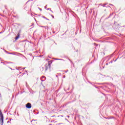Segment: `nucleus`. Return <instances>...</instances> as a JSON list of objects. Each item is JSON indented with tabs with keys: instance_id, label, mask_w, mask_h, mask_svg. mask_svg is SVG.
I'll return each mask as SVG.
<instances>
[{
	"instance_id": "nucleus-10",
	"label": "nucleus",
	"mask_w": 125,
	"mask_h": 125,
	"mask_svg": "<svg viewBox=\"0 0 125 125\" xmlns=\"http://www.w3.org/2000/svg\"><path fill=\"white\" fill-rule=\"evenodd\" d=\"M8 54H12V55H16V54L15 53H8Z\"/></svg>"
},
{
	"instance_id": "nucleus-7",
	"label": "nucleus",
	"mask_w": 125,
	"mask_h": 125,
	"mask_svg": "<svg viewBox=\"0 0 125 125\" xmlns=\"http://www.w3.org/2000/svg\"><path fill=\"white\" fill-rule=\"evenodd\" d=\"M105 5H106V4H99V6H103V7H106V6H105Z\"/></svg>"
},
{
	"instance_id": "nucleus-13",
	"label": "nucleus",
	"mask_w": 125,
	"mask_h": 125,
	"mask_svg": "<svg viewBox=\"0 0 125 125\" xmlns=\"http://www.w3.org/2000/svg\"><path fill=\"white\" fill-rule=\"evenodd\" d=\"M38 9L40 10V11H42V9L41 8L38 7Z\"/></svg>"
},
{
	"instance_id": "nucleus-31",
	"label": "nucleus",
	"mask_w": 125,
	"mask_h": 125,
	"mask_svg": "<svg viewBox=\"0 0 125 125\" xmlns=\"http://www.w3.org/2000/svg\"><path fill=\"white\" fill-rule=\"evenodd\" d=\"M1 49H2V48H1Z\"/></svg>"
},
{
	"instance_id": "nucleus-21",
	"label": "nucleus",
	"mask_w": 125,
	"mask_h": 125,
	"mask_svg": "<svg viewBox=\"0 0 125 125\" xmlns=\"http://www.w3.org/2000/svg\"><path fill=\"white\" fill-rule=\"evenodd\" d=\"M108 63H106V64H105V65H108Z\"/></svg>"
},
{
	"instance_id": "nucleus-29",
	"label": "nucleus",
	"mask_w": 125,
	"mask_h": 125,
	"mask_svg": "<svg viewBox=\"0 0 125 125\" xmlns=\"http://www.w3.org/2000/svg\"><path fill=\"white\" fill-rule=\"evenodd\" d=\"M0 34H1V32H0Z\"/></svg>"
},
{
	"instance_id": "nucleus-22",
	"label": "nucleus",
	"mask_w": 125,
	"mask_h": 125,
	"mask_svg": "<svg viewBox=\"0 0 125 125\" xmlns=\"http://www.w3.org/2000/svg\"><path fill=\"white\" fill-rule=\"evenodd\" d=\"M51 12H52V13H53V11H52V10H51Z\"/></svg>"
},
{
	"instance_id": "nucleus-11",
	"label": "nucleus",
	"mask_w": 125,
	"mask_h": 125,
	"mask_svg": "<svg viewBox=\"0 0 125 125\" xmlns=\"http://www.w3.org/2000/svg\"><path fill=\"white\" fill-rule=\"evenodd\" d=\"M32 0H29L28 1H27L26 3H28V2H29V1H32Z\"/></svg>"
},
{
	"instance_id": "nucleus-6",
	"label": "nucleus",
	"mask_w": 125,
	"mask_h": 125,
	"mask_svg": "<svg viewBox=\"0 0 125 125\" xmlns=\"http://www.w3.org/2000/svg\"><path fill=\"white\" fill-rule=\"evenodd\" d=\"M114 26L115 27V29H117L118 28H119V24H117L116 23H114Z\"/></svg>"
},
{
	"instance_id": "nucleus-20",
	"label": "nucleus",
	"mask_w": 125,
	"mask_h": 125,
	"mask_svg": "<svg viewBox=\"0 0 125 125\" xmlns=\"http://www.w3.org/2000/svg\"><path fill=\"white\" fill-rule=\"evenodd\" d=\"M44 8H45V9H46V7L45 6V7H44Z\"/></svg>"
},
{
	"instance_id": "nucleus-28",
	"label": "nucleus",
	"mask_w": 125,
	"mask_h": 125,
	"mask_svg": "<svg viewBox=\"0 0 125 125\" xmlns=\"http://www.w3.org/2000/svg\"><path fill=\"white\" fill-rule=\"evenodd\" d=\"M112 57V55H110V57Z\"/></svg>"
},
{
	"instance_id": "nucleus-3",
	"label": "nucleus",
	"mask_w": 125,
	"mask_h": 125,
	"mask_svg": "<svg viewBox=\"0 0 125 125\" xmlns=\"http://www.w3.org/2000/svg\"><path fill=\"white\" fill-rule=\"evenodd\" d=\"M26 107L27 109H31L32 108V104L30 103H27L26 104Z\"/></svg>"
},
{
	"instance_id": "nucleus-16",
	"label": "nucleus",
	"mask_w": 125,
	"mask_h": 125,
	"mask_svg": "<svg viewBox=\"0 0 125 125\" xmlns=\"http://www.w3.org/2000/svg\"><path fill=\"white\" fill-rule=\"evenodd\" d=\"M51 16L52 17V18L54 19V17L53 15H51Z\"/></svg>"
},
{
	"instance_id": "nucleus-23",
	"label": "nucleus",
	"mask_w": 125,
	"mask_h": 125,
	"mask_svg": "<svg viewBox=\"0 0 125 125\" xmlns=\"http://www.w3.org/2000/svg\"><path fill=\"white\" fill-rule=\"evenodd\" d=\"M45 18V19H46L47 20H48V19H46V18Z\"/></svg>"
},
{
	"instance_id": "nucleus-12",
	"label": "nucleus",
	"mask_w": 125,
	"mask_h": 125,
	"mask_svg": "<svg viewBox=\"0 0 125 125\" xmlns=\"http://www.w3.org/2000/svg\"><path fill=\"white\" fill-rule=\"evenodd\" d=\"M25 69H26V67H24V68H21V70H22V71H23V70H25Z\"/></svg>"
},
{
	"instance_id": "nucleus-27",
	"label": "nucleus",
	"mask_w": 125,
	"mask_h": 125,
	"mask_svg": "<svg viewBox=\"0 0 125 125\" xmlns=\"http://www.w3.org/2000/svg\"><path fill=\"white\" fill-rule=\"evenodd\" d=\"M69 61H71V60L69 59Z\"/></svg>"
},
{
	"instance_id": "nucleus-19",
	"label": "nucleus",
	"mask_w": 125,
	"mask_h": 125,
	"mask_svg": "<svg viewBox=\"0 0 125 125\" xmlns=\"http://www.w3.org/2000/svg\"><path fill=\"white\" fill-rule=\"evenodd\" d=\"M105 42H109V41H105Z\"/></svg>"
},
{
	"instance_id": "nucleus-30",
	"label": "nucleus",
	"mask_w": 125,
	"mask_h": 125,
	"mask_svg": "<svg viewBox=\"0 0 125 125\" xmlns=\"http://www.w3.org/2000/svg\"><path fill=\"white\" fill-rule=\"evenodd\" d=\"M51 125V124H50V125Z\"/></svg>"
},
{
	"instance_id": "nucleus-24",
	"label": "nucleus",
	"mask_w": 125,
	"mask_h": 125,
	"mask_svg": "<svg viewBox=\"0 0 125 125\" xmlns=\"http://www.w3.org/2000/svg\"><path fill=\"white\" fill-rule=\"evenodd\" d=\"M110 62H111V63H112V62H113V61H111Z\"/></svg>"
},
{
	"instance_id": "nucleus-9",
	"label": "nucleus",
	"mask_w": 125,
	"mask_h": 125,
	"mask_svg": "<svg viewBox=\"0 0 125 125\" xmlns=\"http://www.w3.org/2000/svg\"><path fill=\"white\" fill-rule=\"evenodd\" d=\"M54 60H61L62 61H64V60L61 59H54Z\"/></svg>"
},
{
	"instance_id": "nucleus-17",
	"label": "nucleus",
	"mask_w": 125,
	"mask_h": 125,
	"mask_svg": "<svg viewBox=\"0 0 125 125\" xmlns=\"http://www.w3.org/2000/svg\"><path fill=\"white\" fill-rule=\"evenodd\" d=\"M4 51H5V52H6V53H8L7 52V51H6V50H4Z\"/></svg>"
},
{
	"instance_id": "nucleus-18",
	"label": "nucleus",
	"mask_w": 125,
	"mask_h": 125,
	"mask_svg": "<svg viewBox=\"0 0 125 125\" xmlns=\"http://www.w3.org/2000/svg\"><path fill=\"white\" fill-rule=\"evenodd\" d=\"M109 38H106V40H109Z\"/></svg>"
},
{
	"instance_id": "nucleus-4",
	"label": "nucleus",
	"mask_w": 125,
	"mask_h": 125,
	"mask_svg": "<svg viewBox=\"0 0 125 125\" xmlns=\"http://www.w3.org/2000/svg\"><path fill=\"white\" fill-rule=\"evenodd\" d=\"M41 80L42 81V82H44V81H45V77L42 76V77H41Z\"/></svg>"
},
{
	"instance_id": "nucleus-5",
	"label": "nucleus",
	"mask_w": 125,
	"mask_h": 125,
	"mask_svg": "<svg viewBox=\"0 0 125 125\" xmlns=\"http://www.w3.org/2000/svg\"><path fill=\"white\" fill-rule=\"evenodd\" d=\"M20 37V34L19 33L18 34L17 36L15 38V40H17L19 39V37Z\"/></svg>"
},
{
	"instance_id": "nucleus-14",
	"label": "nucleus",
	"mask_w": 125,
	"mask_h": 125,
	"mask_svg": "<svg viewBox=\"0 0 125 125\" xmlns=\"http://www.w3.org/2000/svg\"><path fill=\"white\" fill-rule=\"evenodd\" d=\"M41 27H42V28H46V26H41Z\"/></svg>"
},
{
	"instance_id": "nucleus-1",
	"label": "nucleus",
	"mask_w": 125,
	"mask_h": 125,
	"mask_svg": "<svg viewBox=\"0 0 125 125\" xmlns=\"http://www.w3.org/2000/svg\"><path fill=\"white\" fill-rule=\"evenodd\" d=\"M48 68H50V63H49V62L46 63L45 64L44 67H42V68L41 69V70L42 72L45 69V71H47V69H48Z\"/></svg>"
},
{
	"instance_id": "nucleus-8",
	"label": "nucleus",
	"mask_w": 125,
	"mask_h": 125,
	"mask_svg": "<svg viewBox=\"0 0 125 125\" xmlns=\"http://www.w3.org/2000/svg\"><path fill=\"white\" fill-rule=\"evenodd\" d=\"M17 70H18L19 71L22 70V68H21V67H19L16 68Z\"/></svg>"
},
{
	"instance_id": "nucleus-2",
	"label": "nucleus",
	"mask_w": 125,
	"mask_h": 125,
	"mask_svg": "<svg viewBox=\"0 0 125 125\" xmlns=\"http://www.w3.org/2000/svg\"><path fill=\"white\" fill-rule=\"evenodd\" d=\"M0 122L1 125H3V115L2 114V112H1V111L0 110Z\"/></svg>"
},
{
	"instance_id": "nucleus-32",
	"label": "nucleus",
	"mask_w": 125,
	"mask_h": 125,
	"mask_svg": "<svg viewBox=\"0 0 125 125\" xmlns=\"http://www.w3.org/2000/svg\"><path fill=\"white\" fill-rule=\"evenodd\" d=\"M7 123H9L8 121L7 122Z\"/></svg>"
},
{
	"instance_id": "nucleus-25",
	"label": "nucleus",
	"mask_w": 125,
	"mask_h": 125,
	"mask_svg": "<svg viewBox=\"0 0 125 125\" xmlns=\"http://www.w3.org/2000/svg\"><path fill=\"white\" fill-rule=\"evenodd\" d=\"M103 68L104 69V66L103 67Z\"/></svg>"
},
{
	"instance_id": "nucleus-26",
	"label": "nucleus",
	"mask_w": 125,
	"mask_h": 125,
	"mask_svg": "<svg viewBox=\"0 0 125 125\" xmlns=\"http://www.w3.org/2000/svg\"><path fill=\"white\" fill-rule=\"evenodd\" d=\"M48 10H49V8H48Z\"/></svg>"
},
{
	"instance_id": "nucleus-15",
	"label": "nucleus",
	"mask_w": 125,
	"mask_h": 125,
	"mask_svg": "<svg viewBox=\"0 0 125 125\" xmlns=\"http://www.w3.org/2000/svg\"><path fill=\"white\" fill-rule=\"evenodd\" d=\"M64 72H65V73H67V72H68V70H66V71H64Z\"/></svg>"
}]
</instances>
